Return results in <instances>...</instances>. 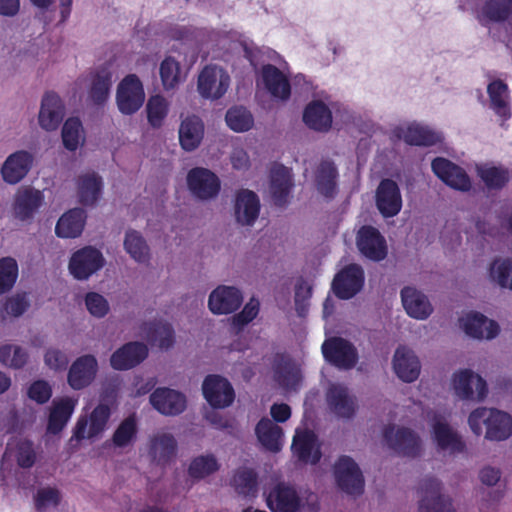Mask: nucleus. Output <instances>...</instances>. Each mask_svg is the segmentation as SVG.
Instances as JSON below:
<instances>
[{
	"label": "nucleus",
	"mask_w": 512,
	"mask_h": 512,
	"mask_svg": "<svg viewBox=\"0 0 512 512\" xmlns=\"http://www.w3.org/2000/svg\"><path fill=\"white\" fill-rule=\"evenodd\" d=\"M65 116V107L55 93H46L40 105L38 123L46 131L56 130Z\"/></svg>",
	"instance_id": "bb28decb"
},
{
	"label": "nucleus",
	"mask_w": 512,
	"mask_h": 512,
	"mask_svg": "<svg viewBox=\"0 0 512 512\" xmlns=\"http://www.w3.org/2000/svg\"><path fill=\"white\" fill-rule=\"evenodd\" d=\"M487 92L492 110L503 120L510 118L511 106L507 85L501 80H494L488 85Z\"/></svg>",
	"instance_id": "79ce46f5"
},
{
	"label": "nucleus",
	"mask_w": 512,
	"mask_h": 512,
	"mask_svg": "<svg viewBox=\"0 0 512 512\" xmlns=\"http://www.w3.org/2000/svg\"><path fill=\"white\" fill-rule=\"evenodd\" d=\"M176 452L177 441L173 434L159 431L150 437L148 455L154 463L165 465L175 457Z\"/></svg>",
	"instance_id": "c756f323"
},
{
	"label": "nucleus",
	"mask_w": 512,
	"mask_h": 512,
	"mask_svg": "<svg viewBox=\"0 0 512 512\" xmlns=\"http://www.w3.org/2000/svg\"><path fill=\"white\" fill-rule=\"evenodd\" d=\"M86 221V214L80 208L64 213L58 220L55 233L60 238H76L81 235Z\"/></svg>",
	"instance_id": "e433bc0d"
},
{
	"label": "nucleus",
	"mask_w": 512,
	"mask_h": 512,
	"mask_svg": "<svg viewBox=\"0 0 512 512\" xmlns=\"http://www.w3.org/2000/svg\"><path fill=\"white\" fill-rule=\"evenodd\" d=\"M103 181L99 174L87 171L80 174L76 180V192L79 202L85 206H93L99 200Z\"/></svg>",
	"instance_id": "473e14b6"
},
{
	"label": "nucleus",
	"mask_w": 512,
	"mask_h": 512,
	"mask_svg": "<svg viewBox=\"0 0 512 512\" xmlns=\"http://www.w3.org/2000/svg\"><path fill=\"white\" fill-rule=\"evenodd\" d=\"M400 297L404 311L412 319L424 321L434 312L429 297L415 287H404L400 292Z\"/></svg>",
	"instance_id": "6ab92c4d"
},
{
	"label": "nucleus",
	"mask_w": 512,
	"mask_h": 512,
	"mask_svg": "<svg viewBox=\"0 0 512 512\" xmlns=\"http://www.w3.org/2000/svg\"><path fill=\"white\" fill-rule=\"evenodd\" d=\"M76 404L77 400L70 397L54 400L49 415L47 431L52 434L59 433L71 418Z\"/></svg>",
	"instance_id": "4c0bfd02"
},
{
	"label": "nucleus",
	"mask_w": 512,
	"mask_h": 512,
	"mask_svg": "<svg viewBox=\"0 0 512 512\" xmlns=\"http://www.w3.org/2000/svg\"><path fill=\"white\" fill-rule=\"evenodd\" d=\"M202 390L207 402L215 408H225L234 400V390L223 377L210 375L205 378Z\"/></svg>",
	"instance_id": "5701e85b"
},
{
	"label": "nucleus",
	"mask_w": 512,
	"mask_h": 512,
	"mask_svg": "<svg viewBox=\"0 0 512 512\" xmlns=\"http://www.w3.org/2000/svg\"><path fill=\"white\" fill-rule=\"evenodd\" d=\"M512 436V416L505 411L493 408L491 422L484 438L488 441H505Z\"/></svg>",
	"instance_id": "37998d69"
},
{
	"label": "nucleus",
	"mask_w": 512,
	"mask_h": 512,
	"mask_svg": "<svg viewBox=\"0 0 512 512\" xmlns=\"http://www.w3.org/2000/svg\"><path fill=\"white\" fill-rule=\"evenodd\" d=\"M149 401L155 410L165 416L179 415L187 406L186 397L181 392L166 387L157 388Z\"/></svg>",
	"instance_id": "412c9836"
},
{
	"label": "nucleus",
	"mask_w": 512,
	"mask_h": 512,
	"mask_svg": "<svg viewBox=\"0 0 512 512\" xmlns=\"http://www.w3.org/2000/svg\"><path fill=\"white\" fill-rule=\"evenodd\" d=\"M18 276V266L13 258L0 260V294L8 291L14 285Z\"/></svg>",
	"instance_id": "774afa93"
},
{
	"label": "nucleus",
	"mask_w": 512,
	"mask_h": 512,
	"mask_svg": "<svg viewBox=\"0 0 512 512\" xmlns=\"http://www.w3.org/2000/svg\"><path fill=\"white\" fill-rule=\"evenodd\" d=\"M147 340L161 349H169L174 344V331L168 323H155L149 327Z\"/></svg>",
	"instance_id": "13d9d810"
},
{
	"label": "nucleus",
	"mask_w": 512,
	"mask_h": 512,
	"mask_svg": "<svg viewBox=\"0 0 512 512\" xmlns=\"http://www.w3.org/2000/svg\"><path fill=\"white\" fill-rule=\"evenodd\" d=\"M356 244L359 251L367 258L380 261L387 255L384 237L372 226H363L357 233Z\"/></svg>",
	"instance_id": "b1692460"
},
{
	"label": "nucleus",
	"mask_w": 512,
	"mask_h": 512,
	"mask_svg": "<svg viewBox=\"0 0 512 512\" xmlns=\"http://www.w3.org/2000/svg\"><path fill=\"white\" fill-rule=\"evenodd\" d=\"M226 123L235 132H245L252 128L253 117L243 107H233L226 113Z\"/></svg>",
	"instance_id": "680f3d73"
},
{
	"label": "nucleus",
	"mask_w": 512,
	"mask_h": 512,
	"mask_svg": "<svg viewBox=\"0 0 512 512\" xmlns=\"http://www.w3.org/2000/svg\"><path fill=\"white\" fill-rule=\"evenodd\" d=\"M294 455L305 463L315 464L319 461L321 453L316 436L311 431H297L292 443Z\"/></svg>",
	"instance_id": "72a5a7b5"
},
{
	"label": "nucleus",
	"mask_w": 512,
	"mask_h": 512,
	"mask_svg": "<svg viewBox=\"0 0 512 512\" xmlns=\"http://www.w3.org/2000/svg\"><path fill=\"white\" fill-rule=\"evenodd\" d=\"M259 442L268 450L278 452L283 445V430L273 420L264 417L255 427Z\"/></svg>",
	"instance_id": "58836bf2"
},
{
	"label": "nucleus",
	"mask_w": 512,
	"mask_h": 512,
	"mask_svg": "<svg viewBox=\"0 0 512 512\" xmlns=\"http://www.w3.org/2000/svg\"><path fill=\"white\" fill-rule=\"evenodd\" d=\"M204 131V123L200 117L196 115L185 117L178 130L181 148L187 152L196 150L203 140Z\"/></svg>",
	"instance_id": "2f4dec72"
},
{
	"label": "nucleus",
	"mask_w": 512,
	"mask_h": 512,
	"mask_svg": "<svg viewBox=\"0 0 512 512\" xmlns=\"http://www.w3.org/2000/svg\"><path fill=\"white\" fill-rule=\"evenodd\" d=\"M34 155L28 150H17L11 153L0 168L3 181L10 185L21 182L34 165Z\"/></svg>",
	"instance_id": "4468645a"
},
{
	"label": "nucleus",
	"mask_w": 512,
	"mask_h": 512,
	"mask_svg": "<svg viewBox=\"0 0 512 512\" xmlns=\"http://www.w3.org/2000/svg\"><path fill=\"white\" fill-rule=\"evenodd\" d=\"M326 402L329 410L338 418L350 419L358 409L356 397L341 383H330L326 389Z\"/></svg>",
	"instance_id": "ddd939ff"
},
{
	"label": "nucleus",
	"mask_w": 512,
	"mask_h": 512,
	"mask_svg": "<svg viewBox=\"0 0 512 512\" xmlns=\"http://www.w3.org/2000/svg\"><path fill=\"white\" fill-rule=\"evenodd\" d=\"M338 172L334 162L321 161L314 172V183L317 191L326 198H331L337 190Z\"/></svg>",
	"instance_id": "f704fd0d"
},
{
	"label": "nucleus",
	"mask_w": 512,
	"mask_h": 512,
	"mask_svg": "<svg viewBox=\"0 0 512 512\" xmlns=\"http://www.w3.org/2000/svg\"><path fill=\"white\" fill-rule=\"evenodd\" d=\"M62 142L69 151H76L85 142V133L78 118H69L62 127Z\"/></svg>",
	"instance_id": "864d4df0"
},
{
	"label": "nucleus",
	"mask_w": 512,
	"mask_h": 512,
	"mask_svg": "<svg viewBox=\"0 0 512 512\" xmlns=\"http://www.w3.org/2000/svg\"><path fill=\"white\" fill-rule=\"evenodd\" d=\"M84 303L89 314L97 319H102L110 312L108 300L100 293L88 292L84 297Z\"/></svg>",
	"instance_id": "69168bd1"
},
{
	"label": "nucleus",
	"mask_w": 512,
	"mask_h": 512,
	"mask_svg": "<svg viewBox=\"0 0 512 512\" xmlns=\"http://www.w3.org/2000/svg\"><path fill=\"white\" fill-rule=\"evenodd\" d=\"M159 74L164 90H173L184 81L180 63L171 56H167L160 63Z\"/></svg>",
	"instance_id": "603ef678"
},
{
	"label": "nucleus",
	"mask_w": 512,
	"mask_h": 512,
	"mask_svg": "<svg viewBox=\"0 0 512 512\" xmlns=\"http://www.w3.org/2000/svg\"><path fill=\"white\" fill-rule=\"evenodd\" d=\"M492 411V407L480 406L469 413L467 423L475 436L479 437L488 430V425L491 422Z\"/></svg>",
	"instance_id": "052dcab7"
},
{
	"label": "nucleus",
	"mask_w": 512,
	"mask_h": 512,
	"mask_svg": "<svg viewBox=\"0 0 512 512\" xmlns=\"http://www.w3.org/2000/svg\"><path fill=\"white\" fill-rule=\"evenodd\" d=\"M261 209L258 195L249 189H240L233 200V216L241 226H253Z\"/></svg>",
	"instance_id": "f3484780"
},
{
	"label": "nucleus",
	"mask_w": 512,
	"mask_h": 512,
	"mask_svg": "<svg viewBox=\"0 0 512 512\" xmlns=\"http://www.w3.org/2000/svg\"><path fill=\"white\" fill-rule=\"evenodd\" d=\"M364 273L356 264H350L343 268L333 280L334 293L341 299H350L362 288Z\"/></svg>",
	"instance_id": "4be33fe9"
},
{
	"label": "nucleus",
	"mask_w": 512,
	"mask_h": 512,
	"mask_svg": "<svg viewBox=\"0 0 512 512\" xmlns=\"http://www.w3.org/2000/svg\"><path fill=\"white\" fill-rule=\"evenodd\" d=\"M322 352L327 361L342 369H351L358 360L355 347L343 338H330L322 345Z\"/></svg>",
	"instance_id": "a211bd4d"
},
{
	"label": "nucleus",
	"mask_w": 512,
	"mask_h": 512,
	"mask_svg": "<svg viewBox=\"0 0 512 512\" xmlns=\"http://www.w3.org/2000/svg\"><path fill=\"white\" fill-rule=\"evenodd\" d=\"M274 380L285 391H296L302 382V374L298 364L291 360H281L275 366Z\"/></svg>",
	"instance_id": "ea45409f"
},
{
	"label": "nucleus",
	"mask_w": 512,
	"mask_h": 512,
	"mask_svg": "<svg viewBox=\"0 0 512 512\" xmlns=\"http://www.w3.org/2000/svg\"><path fill=\"white\" fill-rule=\"evenodd\" d=\"M425 418L430 426L431 438L438 452L445 455L463 453L466 449L461 435L449 424L444 415L428 410Z\"/></svg>",
	"instance_id": "f03ea898"
},
{
	"label": "nucleus",
	"mask_w": 512,
	"mask_h": 512,
	"mask_svg": "<svg viewBox=\"0 0 512 512\" xmlns=\"http://www.w3.org/2000/svg\"><path fill=\"white\" fill-rule=\"evenodd\" d=\"M60 491L52 486H42L37 488L33 495L34 507L37 512H48L57 508L61 501Z\"/></svg>",
	"instance_id": "6e6d98bb"
},
{
	"label": "nucleus",
	"mask_w": 512,
	"mask_h": 512,
	"mask_svg": "<svg viewBox=\"0 0 512 512\" xmlns=\"http://www.w3.org/2000/svg\"><path fill=\"white\" fill-rule=\"evenodd\" d=\"M186 182L191 195L200 201L215 199L221 189L219 177L203 167L191 169L187 174Z\"/></svg>",
	"instance_id": "39448f33"
},
{
	"label": "nucleus",
	"mask_w": 512,
	"mask_h": 512,
	"mask_svg": "<svg viewBox=\"0 0 512 512\" xmlns=\"http://www.w3.org/2000/svg\"><path fill=\"white\" fill-rule=\"evenodd\" d=\"M109 417V407L99 404L89 415L78 418L71 440L81 441L99 437L105 431Z\"/></svg>",
	"instance_id": "9d476101"
},
{
	"label": "nucleus",
	"mask_w": 512,
	"mask_h": 512,
	"mask_svg": "<svg viewBox=\"0 0 512 512\" xmlns=\"http://www.w3.org/2000/svg\"><path fill=\"white\" fill-rule=\"evenodd\" d=\"M392 369L404 383L415 382L421 373V362L415 351L407 346H398L392 356Z\"/></svg>",
	"instance_id": "2eb2a0df"
},
{
	"label": "nucleus",
	"mask_w": 512,
	"mask_h": 512,
	"mask_svg": "<svg viewBox=\"0 0 512 512\" xmlns=\"http://www.w3.org/2000/svg\"><path fill=\"white\" fill-rule=\"evenodd\" d=\"M229 74L217 65L205 66L198 75L197 91L202 98L217 100L228 90Z\"/></svg>",
	"instance_id": "423d86ee"
},
{
	"label": "nucleus",
	"mask_w": 512,
	"mask_h": 512,
	"mask_svg": "<svg viewBox=\"0 0 512 512\" xmlns=\"http://www.w3.org/2000/svg\"><path fill=\"white\" fill-rule=\"evenodd\" d=\"M262 81L273 97L286 100L290 96V84L286 76L275 66L263 67Z\"/></svg>",
	"instance_id": "a19ab883"
},
{
	"label": "nucleus",
	"mask_w": 512,
	"mask_h": 512,
	"mask_svg": "<svg viewBox=\"0 0 512 512\" xmlns=\"http://www.w3.org/2000/svg\"><path fill=\"white\" fill-rule=\"evenodd\" d=\"M105 263V257L99 249L86 246L72 254L68 270L75 279L84 281L100 271Z\"/></svg>",
	"instance_id": "20e7f679"
},
{
	"label": "nucleus",
	"mask_w": 512,
	"mask_h": 512,
	"mask_svg": "<svg viewBox=\"0 0 512 512\" xmlns=\"http://www.w3.org/2000/svg\"><path fill=\"white\" fill-rule=\"evenodd\" d=\"M146 98L144 85L136 74L126 75L116 87L115 102L123 115L135 114Z\"/></svg>",
	"instance_id": "7ed1b4c3"
},
{
	"label": "nucleus",
	"mask_w": 512,
	"mask_h": 512,
	"mask_svg": "<svg viewBox=\"0 0 512 512\" xmlns=\"http://www.w3.org/2000/svg\"><path fill=\"white\" fill-rule=\"evenodd\" d=\"M383 437L387 446L397 454L415 457L422 450L420 437L409 428L388 425L383 430Z\"/></svg>",
	"instance_id": "0eeeda50"
},
{
	"label": "nucleus",
	"mask_w": 512,
	"mask_h": 512,
	"mask_svg": "<svg viewBox=\"0 0 512 512\" xmlns=\"http://www.w3.org/2000/svg\"><path fill=\"white\" fill-rule=\"evenodd\" d=\"M452 396L462 402L482 403L489 395L487 380L471 368L455 370L449 381Z\"/></svg>",
	"instance_id": "f257e3e1"
},
{
	"label": "nucleus",
	"mask_w": 512,
	"mask_h": 512,
	"mask_svg": "<svg viewBox=\"0 0 512 512\" xmlns=\"http://www.w3.org/2000/svg\"><path fill=\"white\" fill-rule=\"evenodd\" d=\"M148 356V347L142 342H129L118 348L110 357L115 370H129L143 362Z\"/></svg>",
	"instance_id": "a878e982"
},
{
	"label": "nucleus",
	"mask_w": 512,
	"mask_h": 512,
	"mask_svg": "<svg viewBox=\"0 0 512 512\" xmlns=\"http://www.w3.org/2000/svg\"><path fill=\"white\" fill-rule=\"evenodd\" d=\"M260 311V302L257 298L252 297L245 304L243 309L232 316L231 324L238 330L243 329L246 325L252 322Z\"/></svg>",
	"instance_id": "0e129e2a"
},
{
	"label": "nucleus",
	"mask_w": 512,
	"mask_h": 512,
	"mask_svg": "<svg viewBox=\"0 0 512 512\" xmlns=\"http://www.w3.org/2000/svg\"><path fill=\"white\" fill-rule=\"evenodd\" d=\"M266 502L272 512H297L301 506L296 490L284 483L275 485L268 492Z\"/></svg>",
	"instance_id": "cd10ccee"
},
{
	"label": "nucleus",
	"mask_w": 512,
	"mask_h": 512,
	"mask_svg": "<svg viewBox=\"0 0 512 512\" xmlns=\"http://www.w3.org/2000/svg\"><path fill=\"white\" fill-rule=\"evenodd\" d=\"M220 468L213 454H201L194 457L188 466V475L194 480H202L216 473Z\"/></svg>",
	"instance_id": "3c124183"
},
{
	"label": "nucleus",
	"mask_w": 512,
	"mask_h": 512,
	"mask_svg": "<svg viewBox=\"0 0 512 512\" xmlns=\"http://www.w3.org/2000/svg\"><path fill=\"white\" fill-rule=\"evenodd\" d=\"M477 173L485 185L490 189L502 188L508 181L507 171L497 167L487 165L478 166Z\"/></svg>",
	"instance_id": "e2e57ef3"
},
{
	"label": "nucleus",
	"mask_w": 512,
	"mask_h": 512,
	"mask_svg": "<svg viewBox=\"0 0 512 512\" xmlns=\"http://www.w3.org/2000/svg\"><path fill=\"white\" fill-rule=\"evenodd\" d=\"M27 360L26 351L18 345L4 344L0 347V362L6 367L18 369L23 367Z\"/></svg>",
	"instance_id": "bf43d9fd"
},
{
	"label": "nucleus",
	"mask_w": 512,
	"mask_h": 512,
	"mask_svg": "<svg viewBox=\"0 0 512 512\" xmlns=\"http://www.w3.org/2000/svg\"><path fill=\"white\" fill-rule=\"evenodd\" d=\"M145 111L149 125L160 128L169 114L170 101L161 94L151 95L146 102Z\"/></svg>",
	"instance_id": "8fccbe9b"
},
{
	"label": "nucleus",
	"mask_w": 512,
	"mask_h": 512,
	"mask_svg": "<svg viewBox=\"0 0 512 512\" xmlns=\"http://www.w3.org/2000/svg\"><path fill=\"white\" fill-rule=\"evenodd\" d=\"M42 202L43 195L41 191L32 187H23L14 196L13 216L20 221H27L33 217Z\"/></svg>",
	"instance_id": "c85d7f7f"
},
{
	"label": "nucleus",
	"mask_w": 512,
	"mask_h": 512,
	"mask_svg": "<svg viewBox=\"0 0 512 512\" xmlns=\"http://www.w3.org/2000/svg\"><path fill=\"white\" fill-rule=\"evenodd\" d=\"M98 362L93 355H83L77 358L68 372V384L74 390L88 387L96 378Z\"/></svg>",
	"instance_id": "393cba45"
},
{
	"label": "nucleus",
	"mask_w": 512,
	"mask_h": 512,
	"mask_svg": "<svg viewBox=\"0 0 512 512\" xmlns=\"http://www.w3.org/2000/svg\"><path fill=\"white\" fill-rule=\"evenodd\" d=\"M489 281L502 288L512 291V259L497 257L487 268Z\"/></svg>",
	"instance_id": "de8ad7c7"
},
{
	"label": "nucleus",
	"mask_w": 512,
	"mask_h": 512,
	"mask_svg": "<svg viewBox=\"0 0 512 512\" xmlns=\"http://www.w3.org/2000/svg\"><path fill=\"white\" fill-rule=\"evenodd\" d=\"M231 485L240 495L254 496L257 492L256 473L249 468H239L231 479Z\"/></svg>",
	"instance_id": "5fc2aeb1"
},
{
	"label": "nucleus",
	"mask_w": 512,
	"mask_h": 512,
	"mask_svg": "<svg viewBox=\"0 0 512 512\" xmlns=\"http://www.w3.org/2000/svg\"><path fill=\"white\" fill-rule=\"evenodd\" d=\"M303 120L311 129L326 131L331 127L332 114L323 102L314 101L306 107Z\"/></svg>",
	"instance_id": "49530a36"
},
{
	"label": "nucleus",
	"mask_w": 512,
	"mask_h": 512,
	"mask_svg": "<svg viewBox=\"0 0 512 512\" xmlns=\"http://www.w3.org/2000/svg\"><path fill=\"white\" fill-rule=\"evenodd\" d=\"M243 303V293L236 286L218 285L207 301V307L213 315H229L236 312Z\"/></svg>",
	"instance_id": "9b49d317"
},
{
	"label": "nucleus",
	"mask_w": 512,
	"mask_h": 512,
	"mask_svg": "<svg viewBox=\"0 0 512 512\" xmlns=\"http://www.w3.org/2000/svg\"><path fill=\"white\" fill-rule=\"evenodd\" d=\"M29 304L25 295H15L0 303V318L19 317L28 308Z\"/></svg>",
	"instance_id": "338daca9"
},
{
	"label": "nucleus",
	"mask_w": 512,
	"mask_h": 512,
	"mask_svg": "<svg viewBox=\"0 0 512 512\" xmlns=\"http://www.w3.org/2000/svg\"><path fill=\"white\" fill-rule=\"evenodd\" d=\"M333 474L338 487L351 495L361 494L364 477L358 464L349 456H341L333 467Z\"/></svg>",
	"instance_id": "1a4fd4ad"
},
{
	"label": "nucleus",
	"mask_w": 512,
	"mask_h": 512,
	"mask_svg": "<svg viewBox=\"0 0 512 512\" xmlns=\"http://www.w3.org/2000/svg\"><path fill=\"white\" fill-rule=\"evenodd\" d=\"M431 166L435 175L449 187L462 192L471 189L472 184L469 176L464 169L453 162L439 157L433 160Z\"/></svg>",
	"instance_id": "aec40b11"
},
{
	"label": "nucleus",
	"mask_w": 512,
	"mask_h": 512,
	"mask_svg": "<svg viewBox=\"0 0 512 512\" xmlns=\"http://www.w3.org/2000/svg\"><path fill=\"white\" fill-rule=\"evenodd\" d=\"M399 136L411 145H433L441 140V135L427 126L411 123L399 129Z\"/></svg>",
	"instance_id": "a18cd8bd"
},
{
	"label": "nucleus",
	"mask_w": 512,
	"mask_h": 512,
	"mask_svg": "<svg viewBox=\"0 0 512 512\" xmlns=\"http://www.w3.org/2000/svg\"><path fill=\"white\" fill-rule=\"evenodd\" d=\"M375 205L384 218L399 214L403 200L398 184L391 179H383L375 190Z\"/></svg>",
	"instance_id": "dca6fc26"
},
{
	"label": "nucleus",
	"mask_w": 512,
	"mask_h": 512,
	"mask_svg": "<svg viewBox=\"0 0 512 512\" xmlns=\"http://www.w3.org/2000/svg\"><path fill=\"white\" fill-rule=\"evenodd\" d=\"M137 435V424L134 417L124 419L112 436V444L115 448H126L131 446Z\"/></svg>",
	"instance_id": "4d7b16f0"
},
{
	"label": "nucleus",
	"mask_w": 512,
	"mask_h": 512,
	"mask_svg": "<svg viewBox=\"0 0 512 512\" xmlns=\"http://www.w3.org/2000/svg\"><path fill=\"white\" fill-rule=\"evenodd\" d=\"M293 188L292 172L283 165H274L270 172L269 193L276 205L288 202Z\"/></svg>",
	"instance_id": "7c9ffc66"
},
{
	"label": "nucleus",
	"mask_w": 512,
	"mask_h": 512,
	"mask_svg": "<svg viewBox=\"0 0 512 512\" xmlns=\"http://www.w3.org/2000/svg\"><path fill=\"white\" fill-rule=\"evenodd\" d=\"M112 77L113 74L108 66H102L94 74H91L89 98L95 104H102L108 99L113 82Z\"/></svg>",
	"instance_id": "c03bdc74"
},
{
	"label": "nucleus",
	"mask_w": 512,
	"mask_h": 512,
	"mask_svg": "<svg viewBox=\"0 0 512 512\" xmlns=\"http://www.w3.org/2000/svg\"><path fill=\"white\" fill-rule=\"evenodd\" d=\"M459 327L466 336L479 341H491L501 332L497 321L479 312H468L459 318Z\"/></svg>",
	"instance_id": "6e6552de"
},
{
	"label": "nucleus",
	"mask_w": 512,
	"mask_h": 512,
	"mask_svg": "<svg viewBox=\"0 0 512 512\" xmlns=\"http://www.w3.org/2000/svg\"><path fill=\"white\" fill-rule=\"evenodd\" d=\"M442 484L438 479L424 480L421 497L418 502L419 512H456L449 496L442 494Z\"/></svg>",
	"instance_id": "f8f14e48"
},
{
	"label": "nucleus",
	"mask_w": 512,
	"mask_h": 512,
	"mask_svg": "<svg viewBox=\"0 0 512 512\" xmlns=\"http://www.w3.org/2000/svg\"><path fill=\"white\" fill-rule=\"evenodd\" d=\"M123 248L137 264H148L151 259L150 247L144 236L137 230L129 229L125 232Z\"/></svg>",
	"instance_id": "c9c22d12"
},
{
	"label": "nucleus",
	"mask_w": 512,
	"mask_h": 512,
	"mask_svg": "<svg viewBox=\"0 0 512 512\" xmlns=\"http://www.w3.org/2000/svg\"><path fill=\"white\" fill-rule=\"evenodd\" d=\"M511 12L510 0H487L478 12V19L484 25L490 22H502L510 16Z\"/></svg>",
	"instance_id": "09e8293b"
}]
</instances>
